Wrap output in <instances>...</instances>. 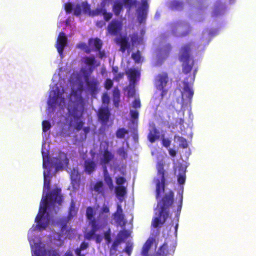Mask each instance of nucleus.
I'll return each mask as SVG.
<instances>
[{"instance_id":"nucleus-1","label":"nucleus","mask_w":256,"mask_h":256,"mask_svg":"<svg viewBox=\"0 0 256 256\" xmlns=\"http://www.w3.org/2000/svg\"><path fill=\"white\" fill-rule=\"evenodd\" d=\"M163 192L161 196V256H173L176 247V242L170 234L171 228L174 225L170 209L172 207L174 200V194L172 190Z\"/></svg>"},{"instance_id":"nucleus-2","label":"nucleus","mask_w":256,"mask_h":256,"mask_svg":"<svg viewBox=\"0 0 256 256\" xmlns=\"http://www.w3.org/2000/svg\"><path fill=\"white\" fill-rule=\"evenodd\" d=\"M62 202V196L61 194V189L58 188H54L47 194L46 197L42 199L38 212L35 219V222L37 223V227L40 230H45L49 224L48 214H47L46 216H44L46 210H48L50 212H52L50 210L52 208L55 214L57 213L59 208L58 207L56 208L55 205L56 204L61 205Z\"/></svg>"},{"instance_id":"nucleus-3","label":"nucleus","mask_w":256,"mask_h":256,"mask_svg":"<svg viewBox=\"0 0 256 256\" xmlns=\"http://www.w3.org/2000/svg\"><path fill=\"white\" fill-rule=\"evenodd\" d=\"M110 212V208L108 206L104 205L100 210L97 218L94 216L96 211L94 207L89 206L86 209V217L88 220V224L91 226V230L84 234V238L90 240L95 235V232L102 228L100 224L107 222L108 216L107 214Z\"/></svg>"},{"instance_id":"nucleus-4","label":"nucleus","mask_w":256,"mask_h":256,"mask_svg":"<svg viewBox=\"0 0 256 256\" xmlns=\"http://www.w3.org/2000/svg\"><path fill=\"white\" fill-rule=\"evenodd\" d=\"M192 43L182 46L179 52L178 59L182 62V72L186 74L190 73L194 65V60L191 56Z\"/></svg>"},{"instance_id":"nucleus-5","label":"nucleus","mask_w":256,"mask_h":256,"mask_svg":"<svg viewBox=\"0 0 256 256\" xmlns=\"http://www.w3.org/2000/svg\"><path fill=\"white\" fill-rule=\"evenodd\" d=\"M197 71V68H194L193 70V74L192 76H189L183 82L184 86L182 91L181 92L182 108L188 104L190 105L192 103V98L194 94L192 86L194 82Z\"/></svg>"},{"instance_id":"nucleus-6","label":"nucleus","mask_w":256,"mask_h":256,"mask_svg":"<svg viewBox=\"0 0 256 256\" xmlns=\"http://www.w3.org/2000/svg\"><path fill=\"white\" fill-rule=\"evenodd\" d=\"M84 78L86 83V88L90 94L94 96L98 92L99 82L94 76L90 77L88 74L84 72Z\"/></svg>"},{"instance_id":"nucleus-7","label":"nucleus","mask_w":256,"mask_h":256,"mask_svg":"<svg viewBox=\"0 0 256 256\" xmlns=\"http://www.w3.org/2000/svg\"><path fill=\"white\" fill-rule=\"evenodd\" d=\"M122 26V20L114 19L108 24L107 30L111 35L116 36L120 34Z\"/></svg>"},{"instance_id":"nucleus-8","label":"nucleus","mask_w":256,"mask_h":256,"mask_svg":"<svg viewBox=\"0 0 256 256\" xmlns=\"http://www.w3.org/2000/svg\"><path fill=\"white\" fill-rule=\"evenodd\" d=\"M172 172L170 169L164 170L161 164V191L164 190L166 186L172 182Z\"/></svg>"},{"instance_id":"nucleus-9","label":"nucleus","mask_w":256,"mask_h":256,"mask_svg":"<svg viewBox=\"0 0 256 256\" xmlns=\"http://www.w3.org/2000/svg\"><path fill=\"white\" fill-rule=\"evenodd\" d=\"M172 86V80L170 79L166 73L161 74V96H166Z\"/></svg>"},{"instance_id":"nucleus-10","label":"nucleus","mask_w":256,"mask_h":256,"mask_svg":"<svg viewBox=\"0 0 256 256\" xmlns=\"http://www.w3.org/2000/svg\"><path fill=\"white\" fill-rule=\"evenodd\" d=\"M68 38L64 32H60L57 38L56 48L59 54H63L64 48L67 46Z\"/></svg>"},{"instance_id":"nucleus-11","label":"nucleus","mask_w":256,"mask_h":256,"mask_svg":"<svg viewBox=\"0 0 256 256\" xmlns=\"http://www.w3.org/2000/svg\"><path fill=\"white\" fill-rule=\"evenodd\" d=\"M148 8L146 0H142L141 6L138 9V20L140 23L145 22Z\"/></svg>"},{"instance_id":"nucleus-12","label":"nucleus","mask_w":256,"mask_h":256,"mask_svg":"<svg viewBox=\"0 0 256 256\" xmlns=\"http://www.w3.org/2000/svg\"><path fill=\"white\" fill-rule=\"evenodd\" d=\"M226 9V5L220 0H217L214 6L213 10L212 12V17H216L223 14Z\"/></svg>"},{"instance_id":"nucleus-13","label":"nucleus","mask_w":256,"mask_h":256,"mask_svg":"<svg viewBox=\"0 0 256 256\" xmlns=\"http://www.w3.org/2000/svg\"><path fill=\"white\" fill-rule=\"evenodd\" d=\"M128 237V234L126 230H120L118 234V238L114 240L110 248V251L118 250V246L122 242L124 238Z\"/></svg>"},{"instance_id":"nucleus-14","label":"nucleus","mask_w":256,"mask_h":256,"mask_svg":"<svg viewBox=\"0 0 256 256\" xmlns=\"http://www.w3.org/2000/svg\"><path fill=\"white\" fill-rule=\"evenodd\" d=\"M148 139L150 142H154L159 138V132L154 122L150 124Z\"/></svg>"},{"instance_id":"nucleus-15","label":"nucleus","mask_w":256,"mask_h":256,"mask_svg":"<svg viewBox=\"0 0 256 256\" xmlns=\"http://www.w3.org/2000/svg\"><path fill=\"white\" fill-rule=\"evenodd\" d=\"M110 112L108 108H102L98 110V118L104 124H106L108 120Z\"/></svg>"},{"instance_id":"nucleus-16","label":"nucleus","mask_w":256,"mask_h":256,"mask_svg":"<svg viewBox=\"0 0 256 256\" xmlns=\"http://www.w3.org/2000/svg\"><path fill=\"white\" fill-rule=\"evenodd\" d=\"M56 162L55 166L56 169L58 168H62L64 164H68V159L66 157V155L63 153L60 154L58 157L55 158Z\"/></svg>"},{"instance_id":"nucleus-17","label":"nucleus","mask_w":256,"mask_h":256,"mask_svg":"<svg viewBox=\"0 0 256 256\" xmlns=\"http://www.w3.org/2000/svg\"><path fill=\"white\" fill-rule=\"evenodd\" d=\"M88 44L90 48H94V50L96 51L101 50L102 42L99 38H90L88 40Z\"/></svg>"},{"instance_id":"nucleus-18","label":"nucleus","mask_w":256,"mask_h":256,"mask_svg":"<svg viewBox=\"0 0 256 256\" xmlns=\"http://www.w3.org/2000/svg\"><path fill=\"white\" fill-rule=\"evenodd\" d=\"M70 177L72 186H78L80 182V174L78 170L74 168L72 171Z\"/></svg>"},{"instance_id":"nucleus-19","label":"nucleus","mask_w":256,"mask_h":256,"mask_svg":"<svg viewBox=\"0 0 256 256\" xmlns=\"http://www.w3.org/2000/svg\"><path fill=\"white\" fill-rule=\"evenodd\" d=\"M96 168V164L92 160H86L84 162V171L88 174H90L94 171Z\"/></svg>"},{"instance_id":"nucleus-20","label":"nucleus","mask_w":256,"mask_h":256,"mask_svg":"<svg viewBox=\"0 0 256 256\" xmlns=\"http://www.w3.org/2000/svg\"><path fill=\"white\" fill-rule=\"evenodd\" d=\"M84 62L87 66H90L88 68L90 74H91L94 70V66L96 62V60L94 56H85L83 58Z\"/></svg>"},{"instance_id":"nucleus-21","label":"nucleus","mask_w":256,"mask_h":256,"mask_svg":"<svg viewBox=\"0 0 256 256\" xmlns=\"http://www.w3.org/2000/svg\"><path fill=\"white\" fill-rule=\"evenodd\" d=\"M114 158V154L109 151L108 148L104 150L102 160L104 164H108Z\"/></svg>"},{"instance_id":"nucleus-22","label":"nucleus","mask_w":256,"mask_h":256,"mask_svg":"<svg viewBox=\"0 0 256 256\" xmlns=\"http://www.w3.org/2000/svg\"><path fill=\"white\" fill-rule=\"evenodd\" d=\"M154 239L153 238H149L144 243L142 246V254L144 256H148V251L154 242Z\"/></svg>"},{"instance_id":"nucleus-23","label":"nucleus","mask_w":256,"mask_h":256,"mask_svg":"<svg viewBox=\"0 0 256 256\" xmlns=\"http://www.w3.org/2000/svg\"><path fill=\"white\" fill-rule=\"evenodd\" d=\"M118 42L120 45V50L124 52L126 49L129 48L128 40L126 37H122L117 40Z\"/></svg>"},{"instance_id":"nucleus-24","label":"nucleus","mask_w":256,"mask_h":256,"mask_svg":"<svg viewBox=\"0 0 256 256\" xmlns=\"http://www.w3.org/2000/svg\"><path fill=\"white\" fill-rule=\"evenodd\" d=\"M126 74L128 75L130 80L132 82H135L136 80L137 77L139 76L140 74L138 70L135 68H130L126 72Z\"/></svg>"},{"instance_id":"nucleus-25","label":"nucleus","mask_w":256,"mask_h":256,"mask_svg":"<svg viewBox=\"0 0 256 256\" xmlns=\"http://www.w3.org/2000/svg\"><path fill=\"white\" fill-rule=\"evenodd\" d=\"M96 14H102L104 16V19L106 22L109 21L112 16L111 12H107L105 8H98L96 10Z\"/></svg>"},{"instance_id":"nucleus-26","label":"nucleus","mask_w":256,"mask_h":256,"mask_svg":"<svg viewBox=\"0 0 256 256\" xmlns=\"http://www.w3.org/2000/svg\"><path fill=\"white\" fill-rule=\"evenodd\" d=\"M104 180L110 189H112L114 187L112 177L108 174L106 167H105L104 172Z\"/></svg>"},{"instance_id":"nucleus-27","label":"nucleus","mask_w":256,"mask_h":256,"mask_svg":"<svg viewBox=\"0 0 256 256\" xmlns=\"http://www.w3.org/2000/svg\"><path fill=\"white\" fill-rule=\"evenodd\" d=\"M78 208L76 207L75 202L73 200L70 202V206L68 210V218L70 219L72 217L76 215Z\"/></svg>"},{"instance_id":"nucleus-28","label":"nucleus","mask_w":256,"mask_h":256,"mask_svg":"<svg viewBox=\"0 0 256 256\" xmlns=\"http://www.w3.org/2000/svg\"><path fill=\"white\" fill-rule=\"evenodd\" d=\"M123 10V4L118 2H116L112 6V11L116 16H118Z\"/></svg>"},{"instance_id":"nucleus-29","label":"nucleus","mask_w":256,"mask_h":256,"mask_svg":"<svg viewBox=\"0 0 256 256\" xmlns=\"http://www.w3.org/2000/svg\"><path fill=\"white\" fill-rule=\"evenodd\" d=\"M116 222L118 226H123L126 224L124 214H113Z\"/></svg>"},{"instance_id":"nucleus-30","label":"nucleus","mask_w":256,"mask_h":256,"mask_svg":"<svg viewBox=\"0 0 256 256\" xmlns=\"http://www.w3.org/2000/svg\"><path fill=\"white\" fill-rule=\"evenodd\" d=\"M113 101L116 107H118L120 102V92L118 88H115L113 90Z\"/></svg>"},{"instance_id":"nucleus-31","label":"nucleus","mask_w":256,"mask_h":256,"mask_svg":"<svg viewBox=\"0 0 256 256\" xmlns=\"http://www.w3.org/2000/svg\"><path fill=\"white\" fill-rule=\"evenodd\" d=\"M160 204V202H158L157 208L156 209V214L158 212V216L154 218L152 222V226L154 228H157L160 225V209L158 208V206Z\"/></svg>"},{"instance_id":"nucleus-32","label":"nucleus","mask_w":256,"mask_h":256,"mask_svg":"<svg viewBox=\"0 0 256 256\" xmlns=\"http://www.w3.org/2000/svg\"><path fill=\"white\" fill-rule=\"evenodd\" d=\"M94 190L98 194H104V184L102 181L97 182L94 187Z\"/></svg>"},{"instance_id":"nucleus-33","label":"nucleus","mask_w":256,"mask_h":256,"mask_svg":"<svg viewBox=\"0 0 256 256\" xmlns=\"http://www.w3.org/2000/svg\"><path fill=\"white\" fill-rule=\"evenodd\" d=\"M172 50V46L170 44H166L161 48V57L164 58L165 56H167Z\"/></svg>"},{"instance_id":"nucleus-34","label":"nucleus","mask_w":256,"mask_h":256,"mask_svg":"<svg viewBox=\"0 0 256 256\" xmlns=\"http://www.w3.org/2000/svg\"><path fill=\"white\" fill-rule=\"evenodd\" d=\"M88 247V242H82L80 246L75 250L76 254L78 256H85L84 254H81V252L82 250H86Z\"/></svg>"},{"instance_id":"nucleus-35","label":"nucleus","mask_w":256,"mask_h":256,"mask_svg":"<svg viewBox=\"0 0 256 256\" xmlns=\"http://www.w3.org/2000/svg\"><path fill=\"white\" fill-rule=\"evenodd\" d=\"M136 0H122L123 6H124L126 8H128L129 12L132 8L136 4Z\"/></svg>"},{"instance_id":"nucleus-36","label":"nucleus","mask_w":256,"mask_h":256,"mask_svg":"<svg viewBox=\"0 0 256 256\" xmlns=\"http://www.w3.org/2000/svg\"><path fill=\"white\" fill-rule=\"evenodd\" d=\"M115 190L116 195L120 196H124L126 192V188L122 186H116Z\"/></svg>"},{"instance_id":"nucleus-37","label":"nucleus","mask_w":256,"mask_h":256,"mask_svg":"<svg viewBox=\"0 0 256 256\" xmlns=\"http://www.w3.org/2000/svg\"><path fill=\"white\" fill-rule=\"evenodd\" d=\"M128 133V130L124 128H120L116 132V136L118 138H124L125 134Z\"/></svg>"},{"instance_id":"nucleus-38","label":"nucleus","mask_w":256,"mask_h":256,"mask_svg":"<svg viewBox=\"0 0 256 256\" xmlns=\"http://www.w3.org/2000/svg\"><path fill=\"white\" fill-rule=\"evenodd\" d=\"M132 58L136 63H140L142 62V56L140 51L138 50L136 52L132 53Z\"/></svg>"},{"instance_id":"nucleus-39","label":"nucleus","mask_w":256,"mask_h":256,"mask_svg":"<svg viewBox=\"0 0 256 256\" xmlns=\"http://www.w3.org/2000/svg\"><path fill=\"white\" fill-rule=\"evenodd\" d=\"M178 140L180 142L179 146L183 148H186L188 147V144L186 140L182 137L178 136Z\"/></svg>"},{"instance_id":"nucleus-40","label":"nucleus","mask_w":256,"mask_h":256,"mask_svg":"<svg viewBox=\"0 0 256 256\" xmlns=\"http://www.w3.org/2000/svg\"><path fill=\"white\" fill-rule=\"evenodd\" d=\"M76 47L82 50H84L85 52L87 54H90L92 50L90 48H88L86 44L84 42L78 44Z\"/></svg>"},{"instance_id":"nucleus-41","label":"nucleus","mask_w":256,"mask_h":256,"mask_svg":"<svg viewBox=\"0 0 256 256\" xmlns=\"http://www.w3.org/2000/svg\"><path fill=\"white\" fill-rule=\"evenodd\" d=\"M42 131L43 132H48L52 127L50 123L46 120H43L42 122Z\"/></svg>"},{"instance_id":"nucleus-42","label":"nucleus","mask_w":256,"mask_h":256,"mask_svg":"<svg viewBox=\"0 0 256 256\" xmlns=\"http://www.w3.org/2000/svg\"><path fill=\"white\" fill-rule=\"evenodd\" d=\"M104 238L107 244H109L112 242L110 230V228L104 233Z\"/></svg>"},{"instance_id":"nucleus-43","label":"nucleus","mask_w":256,"mask_h":256,"mask_svg":"<svg viewBox=\"0 0 256 256\" xmlns=\"http://www.w3.org/2000/svg\"><path fill=\"white\" fill-rule=\"evenodd\" d=\"M161 140L162 144L164 146L168 148L170 146L171 141L168 138H164L163 134H161Z\"/></svg>"},{"instance_id":"nucleus-44","label":"nucleus","mask_w":256,"mask_h":256,"mask_svg":"<svg viewBox=\"0 0 256 256\" xmlns=\"http://www.w3.org/2000/svg\"><path fill=\"white\" fill-rule=\"evenodd\" d=\"M118 154L124 159H126L127 158V152L124 147L120 148L118 150Z\"/></svg>"},{"instance_id":"nucleus-45","label":"nucleus","mask_w":256,"mask_h":256,"mask_svg":"<svg viewBox=\"0 0 256 256\" xmlns=\"http://www.w3.org/2000/svg\"><path fill=\"white\" fill-rule=\"evenodd\" d=\"M182 3L180 2L175 1L172 4V7L176 10H180L182 8Z\"/></svg>"},{"instance_id":"nucleus-46","label":"nucleus","mask_w":256,"mask_h":256,"mask_svg":"<svg viewBox=\"0 0 256 256\" xmlns=\"http://www.w3.org/2000/svg\"><path fill=\"white\" fill-rule=\"evenodd\" d=\"M113 86V82L110 78H107L104 83V88L106 89L110 90Z\"/></svg>"},{"instance_id":"nucleus-47","label":"nucleus","mask_w":256,"mask_h":256,"mask_svg":"<svg viewBox=\"0 0 256 256\" xmlns=\"http://www.w3.org/2000/svg\"><path fill=\"white\" fill-rule=\"evenodd\" d=\"M61 94H60L58 92L56 94L54 92V96H53L54 101V102H56L58 100V99L60 98V102H62V103H64V98H62L60 96Z\"/></svg>"},{"instance_id":"nucleus-48","label":"nucleus","mask_w":256,"mask_h":256,"mask_svg":"<svg viewBox=\"0 0 256 256\" xmlns=\"http://www.w3.org/2000/svg\"><path fill=\"white\" fill-rule=\"evenodd\" d=\"M156 184V197L158 198L160 194V180L158 178L154 180Z\"/></svg>"},{"instance_id":"nucleus-49","label":"nucleus","mask_w":256,"mask_h":256,"mask_svg":"<svg viewBox=\"0 0 256 256\" xmlns=\"http://www.w3.org/2000/svg\"><path fill=\"white\" fill-rule=\"evenodd\" d=\"M64 8L67 14H70L72 10V6L71 3L67 2L64 4Z\"/></svg>"},{"instance_id":"nucleus-50","label":"nucleus","mask_w":256,"mask_h":256,"mask_svg":"<svg viewBox=\"0 0 256 256\" xmlns=\"http://www.w3.org/2000/svg\"><path fill=\"white\" fill-rule=\"evenodd\" d=\"M126 182V178L123 176H120L116 178V183L118 186H120Z\"/></svg>"},{"instance_id":"nucleus-51","label":"nucleus","mask_w":256,"mask_h":256,"mask_svg":"<svg viewBox=\"0 0 256 256\" xmlns=\"http://www.w3.org/2000/svg\"><path fill=\"white\" fill-rule=\"evenodd\" d=\"M82 10L80 4H77L74 8V14L76 16H78L81 14Z\"/></svg>"},{"instance_id":"nucleus-52","label":"nucleus","mask_w":256,"mask_h":256,"mask_svg":"<svg viewBox=\"0 0 256 256\" xmlns=\"http://www.w3.org/2000/svg\"><path fill=\"white\" fill-rule=\"evenodd\" d=\"M182 200H183V196H182V194L181 193V194H180V199H179V201H178L179 204L178 206V211L179 212L178 215L180 214V212L182 209Z\"/></svg>"},{"instance_id":"nucleus-53","label":"nucleus","mask_w":256,"mask_h":256,"mask_svg":"<svg viewBox=\"0 0 256 256\" xmlns=\"http://www.w3.org/2000/svg\"><path fill=\"white\" fill-rule=\"evenodd\" d=\"M141 104L139 99H135L132 102V107L135 108H140Z\"/></svg>"},{"instance_id":"nucleus-54","label":"nucleus","mask_w":256,"mask_h":256,"mask_svg":"<svg viewBox=\"0 0 256 256\" xmlns=\"http://www.w3.org/2000/svg\"><path fill=\"white\" fill-rule=\"evenodd\" d=\"M185 180H186V176L184 174H180L178 176V181L180 184H184L185 182Z\"/></svg>"},{"instance_id":"nucleus-55","label":"nucleus","mask_w":256,"mask_h":256,"mask_svg":"<svg viewBox=\"0 0 256 256\" xmlns=\"http://www.w3.org/2000/svg\"><path fill=\"white\" fill-rule=\"evenodd\" d=\"M84 124V122L82 120L78 122L74 126L75 129H76L78 131L82 129Z\"/></svg>"},{"instance_id":"nucleus-56","label":"nucleus","mask_w":256,"mask_h":256,"mask_svg":"<svg viewBox=\"0 0 256 256\" xmlns=\"http://www.w3.org/2000/svg\"><path fill=\"white\" fill-rule=\"evenodd\" d=\"M130 114L132 118L137 119L138 117V112L136 110H130Z\"/></svg>"},{"instance_id":"nucleus-57","label":"nucleus","mask_w":256,"mask_h":256,"mask_svg":"<svg viewBox=\"0 0 256 256\" xmlns=\"http://www.w3.org/2000/svg\"><path fill=\"white\" fill-rule=\"evenodd\" d=\"M44 188H46L48 190L50 189V180H47L46 178L45 172H44Z\"/></svg>"},{"instance_id":"nucleus-58","label":"nucleus","mask_w":256,"mask_h":256,"mask_svg":"<svg viewBox=\"0 0 256 256\" xmlns=\"http://www.w3.org/2000/svg\"><path fill=\"white\" fill-rule=\"evenodd\" d=\"M102 102L108 104L110 102V98L107 94H104L102 96Z\"/></svg>"},{"instance_id":"nucleus-59","label":"nucleus","mask_w":256,"mask_h":256,"mask_svg":"<svg viewBox=\"0 0 256 256\" xmlns=\"http://www.w3.org/2000/svg\"><path fill=\"white\" fill-rule=\"evenodd\" d=\"M132 245H127L124 250V252H125L128 255H130L132 253Z\"/></svg>"},{"instance_id":"nucleus-60","label":"nucleus","mask_w":256,"mask_h":256,"mask_svg":"<svg viewBox=\"0 0 256 256\" xmlns=\"http://www.w3.org/2000/svg\"><path fill=\"white\" fill-rule=\"evenodd\" d=\"M114 214H124L122 206L120 204H118L116 206V210Z\"/></svg>"},{"instance_id":"nucleus-61","label":"nucleus","mask_w":256,"mask_h":256,"mask_svg":"<svg viewBox=\"0 0 256 256\" xmlns=\"http://www.w3.org/2000/svg\"><path fill=\"white\" fill-rule=\"evenodd\" d=\"M190 32H191V28H190L189 26L188 28V30H186V32L181 33L180 36L181 37L186 36H188Z\"/></svg>"},{"instance_id":"nucleus-62","label":"nucleus","mask_w":256,"mask_h":256,"mask_svg":"<svg viewBox=\"0 0 256 256\" xmlns=\"http://www.w3.org/2000/svg\"><path fill=\"white\" fill-rule=\"evenodd\" d=\"M168 152L169 154L172 156V157H175L176 156V151L172 148H169L168 149Z\"/></svg>"},{"instance_id":"nucleus-63","label":"nucleus","mask_w":256,"mask_h":256,"mask_svg":"<svg viewBox=\"0 0 256 256\" xmlns=\"http://www.w3.org/2000/svg\"><path fill=\"white\" fill-rule=\"evenodd\" d=\"M96 232H95V235L94 236L93 238H92V239H93L94 238H96V243H100L101 240H102V238H100V235L98 234H96Z\"/></svg>"},{"instance_id":"nucleus-64","label":"nucleus","mask_w":256,"mask_h":256,"mask_svg":"<svg viewBox=\"0 0 256 256\" xmlns=\"http://www.w3.org/2000/svg\"><path fill=\"white\" fill-rule=\"evenodd\" d=\"M96 52H98V56L100 58H102L106 56L105 52L104 50H96Z\"/></svg>"}]
</instances>
